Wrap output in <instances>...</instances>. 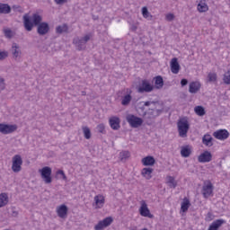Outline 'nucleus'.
<instances>
[{
	"instance_id": "nucleus-1",
	"label": "nucleus",
	"mask_w": 230,
	"mask_h": 230,
	"mask_svg": "<svg viewBox=\"0 0 230 230\" xmlns=\"http://www.w3.org/2000/svg\"><path fill=\"white\" fill-rule=\"evenodd\" d=\"M22 20L26 31H31L33 27L37 26V33L40 37H44L49 32V23L42 22V16L39 13H33L31 17L26 13L23 15Z\"/></svg>"
},
{
	"instance_id": "nucleus-2",
	"label": "nucleus",
	"mask_w": 230,
	"mask_h": 230,
	"mask_svg": "<svg viewBox=\"0 0 230 230\" xmlns=\"http://www.w3.org/2000/svg\"><path fill=\"white\" fill-rule=\"evenodd\" d=\"M150 105H154L155 108H149L147 112L145 113V116L157 118V116L163 114L164 108H163V104L159 101H146L144 102V107H150Z\"/></svg>"
},
{
	"instance_id": "nucleus-3",
	"label": "nucleus",
	"mask_w": 230,
	"mask_h": 230,
	"mask_svg": "<svg viewBox=\"0 0 230 230\" xmlns=\"http://www.w3.org/2000/svg\"><path fill=\"white\" fill-rule=\"evenodd\" d=\"M177 125L180 137H187L188 130H190V122L188 121V119H180Z\"/></svg>"
},
{
	"instance_id": "nucleus-4",
	"label": "nucleus",
	"mask_w": 230,
	"mask_h": 230,
	"mask_svg": "<svg viewBox=\"0 0 230 230\" xmlns=\"http://www.w3.org/2000/svg\"><path fill=\"white\" fill-rule=\"evenodd\" d=\"M89 40H91V35L87 34L81 39L75 38L73 40V44H75L78 51H84V49H85V45L87 44V42H89Z\"/></svg>"
},
{
	"instance_id": "nucleus-5",
	"label": "nucleus",
	"mask_w": 230,
	"mask_h": 230,
	"mask_svg": "<svg viewBox=\"0 0 230 230\" xmlns=\"http://www.w3.org/2000/svg\"><path fill=\"white\" fill-rule=\"evenodd\" d=\"M39 172L40 173L41 179H43L45 184H51V182H53V179L51 178V167L45 166L42 169H40Z\"/></svg>"
},
{
	"instance_id": "nucleus-6",
	"label": "nucleus",
	"mask_w": 230,
	"mask_h": 230,
	"mask_svg": "<svg viewBox=\"0 0 230 230\" xmlns=\"http://www.w3.org/2000/svg\"><path fill=\"white\" fill-rule=\"evenodd\" d=\"M155 87L150 84V81L144 79L141 81V84L137 86V93L143 94V93H152Z\"/></svg>"
},
{
	"instance_id": "nucleus-7",
	"label": "nucleus",
	"mask_w": 230,
	"mask_h": 230,
	"mask_svg": "<svg viewBox=\"0 0 230 230\" xmlns=\"http://www.w3.org/2000/svg\"><path fill=\"white\" fill-rule=\"evenodd\" d=\"M126 119L132 128H137L143 125V119L132 114L128 115Z\"/></svg>"
},
{
	"instance_id": "nucleus-8",
	"label": "nucleus",
	"mask_w": 230,
	"mask_h": 230,
	"mask_svg": "<svg viewBox=\"0 0 230 230\" xmlns=\"http://www.w3.org/2000/svg\"><path fill=\"white\" fill-rule=\"evenodd\" d=\"M12 170L14 173H19L22 170V157L21 155H15L13 157Z\"/></svg>"
},
{
	"instance_id": "nucleus-9",
	"label": "nucleus",
	"mask_w": 230,
	"mask_h": 230,
	"mask_svg": "<svg viewBox=\"0 0 230 230\" xmlns=\"http://www.w3.org/2000/svg\"><path fill=\"white\" fill-rule=\"evenodd\" d=\"M18 127L16 124H4L0 123V134H13V132H15L17 130Z\"/></svg>"
},
{
	"instance_id": "nucleus-10",
	"label": "nucleus",
	"mask_w": 230,
	"mask_h": 230,
	"mask_svg": "<svg viewBox=\"0 0 230 230\" xmlns=\"http://www.w3.org/2000/svg\"><path fill=\"white\" fill-rule=\"evenodd\" d=\"M124 96L121 99V105L127 107V105H130V102H132V90L127 88L123 90Z\"/></svg>"
},
{
	"instance_id": "nucleus-11",
	"label": "nucleus",
	"mask_w": 230,
	"mask_h": 230,
	"mask_svg": "<svg viewBox=\"0 0 230 230\" xmlns=\"http://www.w3.org/2000/svg\"><path fill=\"white\" fill-rule=\"evenodd\" d=\"M202 195L204 199H209V197L213 195V183H211V181L204 183L202 187Z\"/></svg>"
},
{
	"instance_id": "nucleus-12",
	"label": "nucleus",
	"mask_w": 230,
	"mask_h": 230,
	"mask_svg": "<svg viewBox=\"0 0 230 230\" xmlns=\"http://www.w3.org/2000/svg\"><path fill=\"white\" fill-rule=\"evenodd\" d=\"M113 219L112 217H105L103 220L99 221V223L94 226L95 230H103L105 227H109L111 224H112Z\"/></svg>"
},
{
	"instance_id": "nucleus-13",
	"label": "nucleus",
	"mask_w": 230,
	"mask_h": 230,
	"mask_svg": "<svg viewBox=\"0 0 230 230\" xmlns=\"http://www.w3.org/2000/svg\"><path fill=\"white\" fill-rule=\"evenodd\" d=\"M213 136L216 139H227V137H229V131H227V129H218L213 133Z\"/></svg>"
},
{
	"instance_id": "nucleus-14",
	"label": "nucleus",
	"mask_w": 230,
	"mask_h": 230,
	"mask_svg": "<svg viewBox=\"0 0 230 230\" xmlns=\"http://www.w3.org/2000/svg\"><path fill=\"white\" fill-rule=\"evenodd\" d=\"M139 213L141 217H147L148 218H154V215L150 214V209H148V205L146 202L141 204L139 208Z\"/></svg>"
},
{
	"instance_id": "nucleus-15",
	"label": "nucleus",
	"mask_w": 230,
	"mask_h": 230,
	"mask_svg": "<svg viewBox=\"0 0 230 230\" xmlns=\"http://www.w3.org/2000/svg\"><path fill=\"white\" fill-rule=\"evenodd\" d=\"M212 159H213V155L209 151H205L204 153L199 155L198 157L199 163H210Z\"/></svg>"
},
{
	"instance_id": "nucleus-16",
	"label": "nucleus",
	"mask_w": 230,
	"mask_h": 230,
	"mask_svg": "<svg viewBox=\"0 0 230 230\" xmlns=\"http://www.w3.org/2000/svg\"><path fill=\"white\" fill-rule=\"evenodd\" d=\"M110 127L112 130H119L121 120L118 117H111L109 119Z\"/></svg>"
},
{
	"instance_id": "nucleus-17",
	"label": "nucleus",
	"mask_w": 230,
	"mask_h": 230,
	"mask_svg": "<svg viewBox=\"0 0 230 230\" xmlns=\"http://www.w3.org/2000/svg\"><path fill=\"white\" fill-rule=\"evenodd\" d=\"M171 71L173 75H178L179 71H181V65H179V59L177 58H173L171 60Z\"/></svg>"
},
{
	"instance_id": "nucleus-18",
	"label": "nucleus",
	"mask_w": 230,
	"mask_h": 230,
	"mask_svg": "<svg viewBox=\"0 0 230 230\" xmlns=\"http://www.w3.org/2000/svg\"><path fill=\"white\" fill-rule=\"evenodd\" d=\"M67 211L68 208L66 205H60L59 207L57 208V213L59 218H67Z\"/></svg>"
},
{
	"instance_id": "nucleus-19",
	"label": "nucleus",
	"mask_w": 230,
	"mask_h": 230,
	"mask_svg": "<svg viewBox=\"0 0 230 230\" xmlns=\"http://www.w3.org/2000/svg\"><path fill=\"white\" fill-rule=\"evenodd\" d=\"M200 87L199 82H191L189 85V93H190V94H197V93L200 91Z\"/></svg>"
},
{
	"instance_id": "nucleus-20",
	"label": "nucleus",
	"mask_w": 230,
	"mask_h": 230,
	"mask_svg": "<svg viewBox=\"0 0 230 230\" xmlns=\"http://www.w3.org/2000/svg\"><path fill=\"white\" fill-rule=\"evenodd\" d=\"M11 53L16 60L21 58V49L19 48V45L17 43H13Z\"/></svg>"
},
{
	"instance_id": "nucleus-21",
	"label": "nucleus",
	"mask_w": 230,
	"mask_h": 230,
	"mask_svg": "<svg viewBox=\"0 0 230 230\" xmlns=\"http://www.w3.org/2000/svg\"><path fill=\"white\" fill-rule=\"evenodd\" d=\"M223 224H226V220L217 219L209 226L208 230H218V229H220V227H222Z\"/></svg>"
},
{
	"instance_id": "nucleus-22",
	"label": "nucleus",
	"mask_w": 230,
	"mask_h": 230,
	"mask_svg": "<svg viewBox=\"0 0 230 230\" xmlns=\"http://www.w3.org/2000/svg\"><path fill=\"white\" fill-rule=\"evenodd\" d=\"M141 163L144 166H154L155 164V158L154 156H146L141 160Z\"/></svg>"
},
{
	"instance_id": "nucleus-23",
	"label": "nucleus",
	"mask_w": 230,
	"mask_h": 230,
	"mask_svg": "<svg viewBox=\"0 0 230 230\" xmlns=\"http://www.w3.org/2000/svg\"><path fill=\"white\" fill-rule=\"evenodd\" d=\"M141 173L143 177H145V179H146L147 181H150V179H152V173H154V169L150 167L144 168L142 169Z\"/></svg>"
},
{
	"instance_id": "nucleus-24",
	"label": "nucleus",
	"mask_w": 230,
	"mask_h": 230,
	"mask_svg": "<svg viewBox=\"0 0 230 230\" xmlns=\"http://www.w3.org/2000/svg\"><path fill=\"white\" fill-rule=\"evenodd\" d=\"M94 202L97 208H103V204H105V198L102 195H97L94 197Z\"/></svg>"
},
{
	"instance_id": "nucleus-25",
	"label": "nucleus",
	"mask_w": 230,
	"mask_h": 230,
	"mask_svg": "<svg viewBox=\"0 0 230 230\" xmlns=\"http://www.w3.org/2000/svg\"><path fill=\"white\" fill-rule=\"evenodd\" d=\"M202 143L206 146H213V137L211 135H205L202 138Z\"/></svg>"
},
{
	"instance_id": "nucleus-26",
	"label": "nucleus",
	"mask_w": 230,
	"mask_h": 230,
	"mask_svg": "<svg viewBox=\"0 0 230 230\" xmlns=\"http://www.w3.org/2000/svg\"><path fill=\"white\" fill-rule=\"evenodd\" d=\"M164 85V80H163V76L157 75L156 77H155V89H163Z\"/></svg>"
},
{
	"instance_id": "nucleus-27",
	"label": "nucleus",
	"mask_w": 230,
	"mask_h": 230,
	"mask_svg": "<svg viewBox=\"0 0 230 230\" xmlns=\"http://www.w3.org/2000/svg\"><path fill=\"white\" fill-rule=\"evenodd\" d=\"M181 157H190V155H191V148H190V146L181 147Z\"/></svg>"
},
{
	"instance_id": "nucleus-28",
	"label": "nucleus",
	"mask_w": 230,
	"mask_h": 230,
	"mask_svg": "<svg viewBox=\"0 0 230 230\" xmlns=\"http://www.w3.org/2000/svg\"><path fill=\"white\" fill-rule=\"evenodd\" d=\"M12 12V7L8 4L0 3V13H10Z\"/></svg>"
},
{
	"instance_id": "nucleus-29",
	"label": "nucleus",
	"mask_w": 230,
	"mask_h": 230,
	"mask_svg": "<svg viewBox=\"0 0 230 230\" xmlns=\"http://www.w3.org/2000/svg\"><path fill=\"white\" fill-rule=\"evenodd\" d=\"M208 10H209V7H208V4L204 1H200L198 4V11L202 13L204 12H208Z\"/></svg>"
},
{
	"instance_id": "nucleus-30",
	"label": "nucleus",
	"mask_w": 230,
	"mask_h": 230,
	"mask_svg": "<svg viewBox=\"0 0 230 230\" xmlns=\"http://www.w3.org/2000/svg\"><path fill=\"white\" fill-rule=\"evenodd\" d=\"M67 30H69L67 24L58 25V27H56V33H67Z\"/></svg>"
},
{
	"instance_id": "nucleus-31",
	"label": "nucleus",
	"mask_w": 230,
	"mask_h": 230,
	"mask_svg": "<svg viewBox=\"0 0 230 230\" xmlns=\"http://www.w3.org/2000/svg\"><path fill=\"white\" fill-rule=\"evenodd\" d=\"M82 130H83L84 139H91V137H92L91 128H89V127H87V126H84L82 128Z\"/></svg>"
},
{
	"instance_id": "nucleus-32",
	"label": "nucleus",
	"mask_w": 230,
	"mask_h": 230,
	"mask_svg": "<svg viewBox=\"0 0 230 230\" xmlns=\"http://www.w3.org/2000/svg\"><path fill=\"white\" fill-rule=\"evenodd\" d=\"M8 204V196L4 193L0 194V207L4 208Z\"/></svg>"
},
{
	"instance_id": "nucleus-33",
	"label": "nucleus",
	"mask_w": 230,
	"mask_h": 230,
	"mask_svg": "<svg viewBox=\"0 0 230 230\" xmlns=\"http://www.w3.org/2000/svg\"><path fill=\"white\" fill-rule=\"evenodd\" d=\"M190 200L189 199H184L183 202L181 203V209L183 213H186V211H188V209H190Z\"/></svg>"
},
{
	"instance_id": "nucleus-34",
	"label": "nucleus",
	"mask_w": 230,
	"mask_h": 230,
	"mask_svg": "<svg viewBox=\"0 0 230 230\" xmlns=\"http://www.w3.org/2000/svg\"><path fill=\"white\" fill-rule=\"evenodd\" d=\"M194 111L198 116H204L206 114V110L202 106H196Z\"/></svg>"
},
{
	"instance_id": "nucleus-35",
	"label": "nucleus",
	"mask_w": 230,
	"mask_h": 230,
	"mask_svg": "<svg viewBox=\"0 0 230 230\" xmlns=\"http://www.w3.org/2000/svg\"><path fill=\"white\" fill-rule=\"evenodd\" d=\"M167 182L170 188H177V181H175V178L172 176L167 177Z\"/></svg>"
},
{
	"instance_id": "nucleus-36",
	"label": "nucleus",
	"mask_w": 230,
	"mask_h": 230,
	"mask_svg": "<svg viewBox=\"0 0 230 230\" xmlns=\"http://www.w3.org/2000/svg\"><path fill=\"white\" fill-rule=\"evenodd\" d=\"M120 161H125L130 157V153L128 151H122L119 154Z\"/></svg>"
},
{
	"instance_id": "nucleus-37",
	"label": "nucleus",
	"mask_w": 230,
	"mask_h": 230,
	"mask_svg": "<svg viewBox=\"0 0 230 230\" xmlns=\"http://www.w3.org/2000/svg\"><path fill=\"white\" fill-rule=\"evenodd\" d=\"M223 82L226 84V85H230V70H228L225 75L223 78Z\"/></svg>"
},
{
	"instance_id": "nucleus-38",
	"label": "nucleus",
	"mask_w": 230,
	"mask_h": 230,
	"mask_svg": "<svg viewBox=\"0 0 230 230\" xmlns=\"http://www.w3.org/2000/svg\"><path fill=\"white\" fill-rule=\"evenodd\" d=\"M4 34L6 39H12V37H13V31H12L10 29H4Z\"/></svg>"
},
{
	"instance_id": "nucleus-39",
	"label": "nucleus",
	"mask_w": 230,
	"mask_h": 230,
	"mask_svg": "<svg viewBox=\"0 0 230 230\" xmlns=\"http://www.w3.org/2000/svg\"><path fill=\"white\" fill-rule=\"evenodd\" d=\"M142 15L145 19H148V17H152V15H150V12H148V8L146 7L142 8Z\"/></svg>"
},
{
	"instance_id": "nucleus-40",
	"label": "nucleus",
	"mask_w": 230,
	"mask_h": 230,
	"mask_svg": "<svg viewBox=\"0 0 230 230\" xmlns=\"http://www.w3.org/2000/svg\"><path fill=\"white\" fill-rule=\"evenodd\" d=\"M208 82H217V74L209 73L208 75Z\"/></svg>"
},
{
	"instance_id": "nucleus-41",
	"label": "nucleus",
	"mask_w": 230,
	"mask_h": 230,
	"mask_svg": "<svg viewBox=\"0 0 230 230\" xmlns=\"http://www.w3.org/2000/svg\"><path fill=\"white\" fill-rule=\"evenodd\" d=\"M6 89V83H4V78L0 76V91H4Z\"/></svg>"
},
{
	"instance_id": "nucleus-42",
	"label": "nucleus",
	"mask_w": 230,
	"mask_h": 230,
	"mask_svg": "<svg viewBox=\"0 0 230 230\" xmlns=\"http://www.w3.org/2000/svg\"><path fill=\"white\" fill-rule=\"evenodd\" d=\"M97 132H100V134H105V125L99 124L97 126Z\"/></svg>"
},
{
	"instance_id": "nucleus-43",
	"label": "nucleus",
	"mask_w": 230,
	"mask_h": 230,
	"mask_svg": "<svg viewBox=\"0 0 230 230\" xmlns=\"http://www.w3.org/2000/svg\"><path fill=\"white\" fill-rule=\"evenodd\" d=\"M214 218H215V216H213V213L208 212L207 214L205 220H206V222H211V220H213Z\"/></svg>"
},
{
	"instance_id": "nucleus-44",
	"label": "nucleus",
	"mask_w": 230,
	"mask_h": 230,
	"mask_svg": "<svg viewBox=\"0 0 230 230\" xmlns=\"http://www.w3.org/2000/svg\"><path fill=\"white\" fill-rule=\"evenodd\" d=\"M8 58V52L6 51H2L0 52V60H4V58Z\"/></svg>"
},
{
	"instance_id": "nucleus-45",
	"label": "nucleus",
	"mask_w": 230,
	"mask_h": 230,
	"mask_svg": "<svg viewBox=\"0 0 230 230\" xmlns=\"http://www.w3.org/2000/svg\"><path fill=\"white\" fill-rule=\"evenodd\" d=\"M165 19H166V21H173V19H175V15H173V13H168V14H166V16H165Z\"/></svg>"
},
{
	"instance_id": "nucleus-46",
	"label": "nucleus",
	"mask_w": 230,
	"mask_h": 230,
	"mask_svg": "<svg viewBox=\"0 0 230 230\" xmlns=\"http://www.w3.org/2000/svg\"><path fill=\"white\" fill-rule=\"evenodd\" d=\"M58 175H61L63 177V181H66L67 179V177L66 176V172H64V171L59 170L57 172Z\"/></svg>"
},
{
	"instance_id": "nucleus-47",
	"label": "nucleus",
	"mask_w": 230,
	"mask_h": 230,
	"mask_svg": "<svg viewBox=\"0 0 230 230\" xmlns=\"http://www.w3.org/2000/svg\"><path fill=\"white\" fill-rule=\"evenodd\" d=\"M181 87L188 85V79H181Z\"/></svg>"
},
{
	"instance_id": "nucleus-48",
	"label": "nucleus",
	"mask_w": 230,
	"mask_h": 230,
	"mask_svg": "<svg viewBox=\"0 0 230 230\" xmlns=\"http://www.w3.org/2000/svg\"><path fill=\"white\" fill-rule=\"evenodd\" d=\"M56 4H64L67 0H54Z\"/></svg>"
},
{
	"instance_id": "nucleus-49",
	"label": "nucleus",
	"mask_w": 230,
	"mask_h": 230,
	"mask_svg": "<svg viewBox=\"0 0 230 230\" xmlns=\"http://www.w3.org/2000/svg\"><path fill=\"white\" fill-rule=\"evenodd\" d=\"M19 216V212L15 211V210H13L12 212V217H18Z\"/></svg>"
},
{
	"instance_id": "nucleus-50",
	"label": "nucleus",
	"mask_w": 230,
	"mask_h": 230,
	"mask_svg": "<svg viewBox=\"0 0 230 230\" xmlns=\"http://www.w3.org/2000/svg\"><path fill=\"white\" fill-rule=\"evenodd\" d=\"M41 50H42L43 52L48 51V47H47V46H44Z\"/></svg>"
},
{
	"instance_id": "nucleus-51",
	"label": "nucleus",
	"mask_w": 230,
	"mask_h": 230,
	"mask_svg": "<svg viewBox=\"0 0 230 230\" xmlns=\"http://www.w3.org/2000/svg\"><path fill=\"white\" fill-rule=\"evenodd\" d=\"M131 30H132V31H136V30H137V27L133 25Z\"/></svg>"
},
{
	"instance_id": "nucleus-52",
	"label": "nucleus",
	"mask_w": 230,
	"mask_h": 230,
	"mask_svg": "<svg viewBox=\"0 0 230 230\" xmlns=\"http://www.w3.org/2000/svg\"><path fill=\"white\" fill-rule=\"evenodd\" d=\"M85 94H87V93H85V91L82 92V96H85Z\"/></svg>"
},
{
	"instance_id": "nucleus-53",
	"label": "nucleus",
	"mask_w": 230,
	"mask_h": 230,
	"mask_svg": "<svg viewBox=\"0 0 230 230\" xmlns=\"http://www.w3.org/2000/svg\"><path fill=\"white\" fill-rule=\"evenodd\" d=\"M148 107H149V109H155V106H154V105H150Z\"/></svg>"
},
{
	"instance_id": "nucleus-54",
	"label": "nucleus",
	"mask_w": 230,
	"mask_h": 230,
	"mask_svg": "<svg viewBox=\"0 0 230 230\" xmlns=\"http://www.w3.org/2000/svg\"><path fill=\"white\" fill-rule=\"evenodd\" d=\"M142 230H148V228H144V229H142Z\"/></svg>"
},
{
	"instance_id": "nucleus-55",
	"label": "nucleus",
	"mask_w": 230,
	"mask_h": 230,
	"mask_svg": "<svg viewBox=\"0 0 230 230\" xmlns=\"http://www.w3.org/2000/svg\"><path fill=\"white\" fill-rule=\"evenodd\" d=\"M130 230H136V229L132 228V229H130Z\"/></svg>"
},
{
	"instance_id": "nucleus-56",
	"label": "nucleus",
	"mask_w": 230,
	"mask_h": 230,
	"mask_svg": "<svg viewBox=\"0 0 230 230\" xmlns=\"http://www.w3.org/2000/svg\"><path fill=\"white\" fill-rule=\"evenodd\" d=\"M0 208H3V207H0Z\"/></svg>"
}]
</instances>
